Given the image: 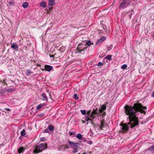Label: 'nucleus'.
<instances>
[{
	"label": "nucleus",
	"instance_id": "15",
	"mask_svg": "<svg viewBox=\"0 0 154 154\" xmlns=\"http://www.w3.org/2000/svg\"><path fill=\"white\" fill-rule=\"evenodd\" d=\"M82 140H83L84 141L86 142L87 143L91 145L93 143V142L91 140H87L85 138H84V139H82Z\"/></svg>",
	"mask_w": 154,
	"mask_h": 154
},
{
	"label": "nucleus",
	"instance_id": "31",
	"mask_svg": "<svg viewBox=\"0 0 154 154\" xmlns=\"http://www.w3.org/2000/svg\"><path fill=\"white\" fill-rule=\"evenodd\" d=\"M73 150L72 151V152L74 153H76L78 151V149L76 148H73Z\"/></svg>",
	"mask_w": 154,
	"mask_h": 154
},
{
	"label": "nucleus",
	"instance_id": "9",
	"mask_svg": "<svg viewBox=\"0 0 154 154\" xmlns=\"http://www.w3.org/2000/svg\"><path fill=\"white\" fill-rule=\"evenodd\" d=\"M45 70L48 71H50L52 68V67L50 65H45Z\"/></svg>",
	"mask_w": 154,
	"mask_h": 154
},
{
	"label": "nucleus",
	"instance_id": "24",
	"mask_svg": "<svg viewBox=\"0 0 154 154\" xmlns=\"http://www.w3.org/2000/svg\"><path fill=\"white\" fill-rule=\"evenodd\" d=\"M48 129L51 131H53L54 129V127L52 125H50L48 126Z\"/></svg>",
	"mask_w": 154,
	"mask_h": 154
},
{
	"label": "nucleus",
	"instance_id": "36",
	"mask_svg": "<svg viewBox=\"0 0 154 154\" xmlns=\"http://www.w3.org/2000/svg\"><path fill=\"white\" fill-rule=\"evenodd\" d=\"M69 134L70 136H71L72 135H74L75 134V132H72L70 131H69Z\"/></svg>",
	"mask_w": 154,
	"mask_h": 154
},
{
	"label": "nucleus",
	"instance_id": "23",
	"mask_svg": "<svg viewBox=\"0 0 154 154\" xmlns=\"http://www.w3.org/2000/svg\"><path fill=\"white\" fill-rule=\"evenodd\" d=\"M15 89L14 88H5V90L6 91L12 92L14 91Z\"/></svg>",
	"mask_w": 154,
	"mask_h": 154
},
{
	"label": "nucleus",
	"instance_id": "7",
	"mask_svg": "<svg viewBox=\"0 0 154 154\" xmlns=\"http://www.w3.org/2000/svg\"><path fill=\"white\" fill-rule=\"evenodd\" d=\"M134 13V11L133 10H131V11H128L127 13V14H128V18L129 19H131L132 14Z\"/></svg>",
	"mask_w": 154,
	"mask_h": 154
},
{
	"label": "nucleus",
	"instance_id": "27",
	"mask_svg": "<svg viewBox=\"0 0 154 154\" xmlns=\"http://www.w3.org/2000/svg\"><path fill=\"white\" fill-rule=\"evenodd\" d=\"M103 42V41L100 38L98 39L96 43V45H98L99 43H100Z\"/></svg>",
	"mask_w": 154,
	"mask_h": 154
},
{
	"label": "nucleus",
	"instance_id": "2",
	"mask_svg": "<svg viewBox=\"0 0 154 154\" xmlns=\"http://www.w3.org/2000/svg\"><path fill=\"white\" fill-rule=\"evenodd\" d=\"M47 147V144L46 143H42L37 146L33 152L34 153H38L41 152L45 149Z\"/></svg>",
	"mask_w": 154,
	"mask_h": 154
},
{
	"label": "nucleus",
	"instance_id": "17",
	"mask_svg": "<svg viewBox=\"0 0 154 154\" xmlns=\"http://www.w3.org/2000/svg\"><path fill=\"white\" fill-rule=\"evenodd\" d=\"M76 137L79 139L81 140L82 139V136L81 134L78 133L76 134Z\"/></svg>",
	"mask_w": 154,
	"mask_h": 154
},
{
	"label": "nucleus",
	"instance_id": "52",
	"mask_svg": "<svg viewBox=\"0 0 154 154\" xmlns=\"http://www.w3.org/2000/svg\"><path fill=\"white\" fill-rule=\"evenodd\" d=\"M111 48H112V47H111V48H109V50H110Z\"/></svg>",
	"mask_w": 154,
	"mask_h": 154
},
{
	"label": "nucleus",
	"instance_id": "56",
	"mask_svg": "<svg viewBox=\"0 0 154 154\" xmlns=\"http://www.w3.org/2000/svg\"><path fill=\"white\" fill-rule=\"evenodd\" d=\"M1 113V112H0V114Z\"/></svg>",
	"mask_w": 154,
	"mask_h": 154
},
{
	"label": "nucleus",
	"instance_id": "11",
	"mask_svg": "<svg viewBox=\"0 0 154 154\" xmlns=\"http://www.w3.org/2000/svg\"><path fill=\"white\" fill-rule=\"evenodd\" d=\"M55 3L54 0H48V5L50 6H53Z\"/></svg>",
	"mask_w": 154,
	"mask_h": 154
},
{
	"label": "nucleus",
	"instance_id": "47",
	"mask_svg": "<svg viewBox=\"0 0 154 154\" xmlns=\"http://www.w3.org/2000/svg\"><path fill=\"white\" fill-rule=\"evenodd\" d=\"M65 147L67 148H69V147L68 146V145H65Z\"/></svg>",
	"mask_w": 154,
	"mask_h": 154
},
{
	"label": "nucleus",
	"instance_id": "28",
	"mask_svg": "<svg viewBox=\"0 0 154 154\" xmlns=\"http://www.w3.org/2000/svg\"><path fill=\"white\" fill-rule=\"evenodd\" d=\"M112 57V56L111 55H109L106 56L105 58L109 60H110L111 59Z\"/></svg>",
	"mask_w": 154,
	"mask_h": 154
},
{
	"label": "nucleus",
	"instance_id": "8",
	"mask_svg": "<svg viewBox=\"0 0 154 154\" xmlns=\"http://www.w3.org/2000/svg\"><path fill=\"white\" fill-rule=\"evenodd\" d=\"M108 103L107 102L106 104L102 105L101 109H99V112L100 113H102L103 110H105L106 109V104Z\"/></svg>",
	"mask_w": 154,
	"mask_h": 154
},
{
	"label": "nucleus",
	"instance_id": "25",
	"mask_svg": "<svg viewBox=\"0 0 154 154\" xmlns=\"http://www.w3.org/2000/svg\"><path fill=\"white\" fill-rule=\"evenodd\" d=\"M26 131L24 129H23L20 132L21 136L22 137L24 136L26 134Z\"/></svg>",
	"mask_w": 154,
	"mask_h": 154
},
{
	"label": "nucleus",
	"instance_id": "45",
	"mask_svg": "<svg viewBox=\"0 0 154 154\" xmlns=\"http://www.w3.org/2000/svg\"><path fill=\"white\" fill-rule=\"evenodd\" d=\"M89 121H90V122L92 123V124H93V120L92 119H90L89 118Z\"/></svg>",
	"mask_w": 154,
	"mask_h": 154
},
{
	"label": "nucleus",
	"instance_id": "34",
	"mask_svg": "<svg viewBox=\"0 0 154 154\" xmlns=\"http://www.w3.org/2000/svg\"><path fill=\"white\" fill-rule=\"evenodd\" d=\"M73 98L76 100H78L79 99V97L77 94H75L74 95Z\"/></svg>",
	"mask_w": 154,
	"mask_h": 154
},
{
	"label": "nucleus",
	"instance_id": "30",
	"mask_svg": "<svg viewBox=\"0 0 154 154\" xmlns=\"http://www.w3.org/2000/svg\"><path fill=\"white\" fill-rule=\"evenodd\" d=\"M127 67V65L126 64H125L123 65H122V66L121 68L122 69H126Z\"/></svg>",
	"mask_w": 154,
	"mask_h": 154
},
{
	"label": "nucleus",
	"instance_id": "16",
	"mask_svg": "<svg viewBox=\"0 0 154 154\" xmlns=\"http://www.w3.org/2000/svg\"><path fill=\"white\" fill-rule=\"evenodd\" d=\"M24 149L25 148L23 147H20L18 149V152L20 153L22 152L23 151H24Z\"/></svg>",
	"mask_w": 154,
	"mask_h": 154
},
{
	"label": "nucleus",
	"instance_id": "4",
	"mask_svg": "<svg viewBox=\"0 0 154 154\" xmlns=\"http://www.w3.org/2000/svg\"><path fill=\"white\" fill-rule=\"evenodd\" d=\"M131 2V0H122L119 8L120 9L125 8L127 7Z\"/></svg>",
	"mask_w": 154,
	"mask_h": 154
},
{
	"label": "nucleus",
	"instance_id": "43",
	"mask_svg": "<svg viewBox=\"0 0 154 154\" xmlns=\"http://www.w3.org/2000/svg\"><path fill=\"white\" fill-rule=\"evenodd\" d=\"M60 59L59 58H58V57H57L56 58H54V61H57V60H59Z\"/></svg>",
	"mask_w": 154,
	"mask_h": 154
},
{
	"label": "nucleus",
	"instance_id": "39",
	"mask_svg": "<svg viewBox=\"0 0 154 154\" xmlns=\"http://www.w3.org/2000/svg\"><path fill=\"white\" fill-rule=\"evenodd\" d=\"M104 56V54H100L99 57L100 58H102Z\"/></svg>",
	"mask_w": 154,
	"mask_h": 154
},
{
	"label": "nucleus",
	"instance_id": "6",
	"mask_svg": "<svg viewBox=\"0 0 154 154\" xmlns=\"http://www.w3.org/2000/svg\"><path fill=\"white\" fill-rule=\"evenodd\" d=\"M68 142L69 144L71 146V147H72V146L74 147H78L80 145L79 143L78 142L77 143H74V142L71 141L70 140H68Z\"/></svg>",
	"mask_w": 154,
	"mask_h": 154
},
{
	"label": "nucleus",
	"instance_id": "20",
	"mask_svg": "<svg viewBox=\"0 0 154 154\" xmlns=\"http://www.w3.org/2000/svg\"><path fill=\"white\" fill-rule=\"evenodd\" d=\"M96 114V112H92L91 113V114L90 116V118L92 119H94L95 117V116H94Z\"/></svg>",
	"mask_w": 154,
	"mask_h": 154
},
{
	"label": "nucleus",
	"instance_id": "19",
	"mask_svg": "<svg viewBox=\"0 0 154 154\" xmlns=\"http://www.w3.org/2000/svg\"><path fill=\"white\" fill-rule=\"evenodd\" d=\"M11 48L14 49H17L18 48L19 46L17 45L12 44L11 45Z\"/></svg>",
	"mask_w": 154,
	"mask_h": 154
},
{
	"label": "nucleus",
	"instance_id": "32",
	"mask_svg": "<svg viewBox=\"0 0 154 154\" xmlns=\"http://www.w3.org/2000/svg\"><path fill=\"white\" fill-rule=\"evenodd\" d=\"M81 112L82 113V114L83 115H85V114L86 112V111L85 110H81Z\"/></svg>",
	"mask_w": 154,
	"mask_h": 154
},
{
	"label": "nucleus",
	"instance_id": "1",
	"mask_svg": "<svg viewBox=\"0 0 154 154\" xmlns=\"http://www.w3.org/2000/svg\"><path fill=\"white\" fill-rule=\"evenodd\" d=\"M124 108L125 114L129 115L130 126L132 127L139 125L137 113L140 112L141 113L146 114V112L144 110L146 109L147 107L143 106L141 104L138 103H134L133 106H125Z\"/></svg>",
	"mask_w": 154,
	"mask_h": 154
},
{
	"label": "nucleus",
	"instance_id": "12",
	"mask_svg": "<svg viewBox=\"0 0 154 154\" xmlns=\"http://www.w3.org/2000/svg\"><path fill=\"white\" fill-rule=\"evenodd\" d=\"M40 6L43 8H45L46 7V3L45 2H42L39 3Z\"/></svg>",
	"mask_w": 154,
	"mask_h": 154
},
{
	"label": "nucleus",
	"instance_id": "37",
	"mask_svg": "<svg viewBox=\"0 0 154 154\" xmlns=\"http://www.w3.org/2000/svg\"><path fill=\"white\" fill-rule=\"evenodd\" d=\"M5 93V90L3 89H2L0 91V94H4Z\"/></svg>",
	"mask_w": 154,
	"mask_h": 154
},
{
	"label": "nucleus",
	"instance_id": "42",
	"mask_svg": "<svg viewBox=\"0 0 154 154\" xmlns=\"http://www.w3.org/2000/svg\"><path fill=\"white\" fill-rule=\"evenodd\" d=\"M97 108H96L95 109H93V112H96V114H98V113H97Z\"/></svg>",
	"mask_w": 154,
	"mask_h": 154
},
{
	"label": "nucleus",
	"instance_id": "3",
	"mask_svg": "<svg viewBox=\"0 0 154 154\" xmlns=\"http://www.w3.org/2000/svg\"><path fill=\"white\" fill-rule=\"evenodd\" d=\"M83 43H85V42H83L82 43H80L79 44L75 51V53L76 54L81 53L82 51H84L85 49H87V47L86 46V45L83 44Z\"/></svg>",
	"mask_w": 154,
	"mask_h": 154
},
{
	"label": "nucleus",
	"instance_id": "33",
	"mask_svg": "<svg viewBox=\"0 0 154 154\" xmlns=\"http://www.w3.org/2000/svg\"><path fill=\"white\" fill-rule=\"evenodd\" d=\"M14 3V2L12 0L9 1V5L10 6H11L13 5Z\"/></svg>",
	"mask_w": 154,
	"mask_h": 154
},
{
	"label": "nucleus",
	"instance_id": "44",
	"mask_svg": "<svg viewBox=\"0 0 154 154\" xmlns=\"http://www.w3.org/2000/svg\"><path fill=\"white\" fill-rule=\"evenodd\" d=\"M44 139H45V138L43 137H41L40 139L42 141H44Z\"/></svg>",
	"mask_w": 154,
	"mask_h": 154
},
{
	"label": "nucleus",
	"instance_id": "41",
	"mask_svg": "<svg viewBox=\"0 0 154 154\" xmlns=\"http://www.w3.org/2000/svg\"><path fill=\"white\" fill-rule=\"evenodd\" d=\"M91 152H86L83 153L82 154H91Z\"/></svg>",
	"mask_w": 154,
	"mask_h": 154
},
{
	"label": "nucleus",
	"instance_id": "26",
	"mask_svg": "<svg viewBox=\"0 0 154 154\" xmlns=\"http://www.w3.org/2000/svg\"><path fill=\"white\" fill-rule=\"evenodd\" d=\"M91 44V42L90 41H88L87 42H86L85 44V45H87L88 46H90Z\"/></svg>",
	"mask_w": 154,
	"mask_h": 154
},
{
	"label": "nucleus",
	"instance_id": "18",
	"mask_svg": "<svg viewBox=\"0 0 154 154\" xmlns=\"http://www.w3.org/2000/svg\"><path fill=\"white\" fill-rule=\"evenodd\" d=\"M29 5L28 3L27 2H24L22 4V6L24 8H27Z\"/></svg>",
	"mask_w": 154,
	"mask_h": 154
},
{
	"label": "nucleus",
	"instance_id": "29",
	"mask_svg": "<svg viewBox=\"0 0 154 154\" xmlns=\"http://www.w3.org/2000/svg\"><path fill=\"white\" fill-rule=\"evenodd\" d=\"M97 65L99 67H101L103 65V63L101 62H100L98 63Z\"/></svg>",
	"mask_w": 154,
	"mask_h": 154
},
{
	"label": "nucleus",
	"instance_id": "22",
	"mask_svg": "<svg viewBox=\"0 0 154 154\" xmlns=\"http://www.w3.org/2000/svg\"><path fill=\"white\" fill-rule=\"evenodd\" d=\"M105 122L104 121H102L101 122V125L100 126V128L102 130L103 128L104 127Z\"/></svg>",
	"mask_w": 154,
	"mask_h": 154
},
{
	"label": "nucleus",
	"instance_id": "50",
	"mask_svg": "<svg viewBox=\"0 0 154 154\" xmlns=\"http://www.w3.org/2000/svg\"><path fill=\"white\" fill-rule=\"evenodd\" d=\"M50 56L51 57H54V55H51L50 54Z\"/></svg>",
	"mask_w": 154,
	"mask_h": 154
},
{
	"label": "nucleus",
	"instance_id": "5",
	"mask_svg": "<svg viewBox=\"0 0 154 154\" xmlns=\"http://www.w3.org/2000/svg\"><path fill=\"white\" fill-rule=\"evenodd\" d=\"M130 121H129V122L128 123V124L127 123H125L124 124L122 125V132H126L128 131V128L129 127L131 128H133L134 127H131L130 126Z\"/></svg>",
	"mask_w": 154,
	"mask_h": 154
},
{
	"label": "nucleus",
	"instance_id": "49",
	"mask_svg": "<svg viewBox=\"0 0 154 154\" xmlns=\"http://www.w3.org/2000/svg\"><path fill=\"white\" fill-rule=\"evenodd\" d=\"M90 111H88L87 112V114H90Z\"/></svg>",
	"mask_w": 154,
	"mask_h": 154
},
{
	"label": "nucleus",
	"instance_id": "21",
	"mask_svg": "<svg viewBox=\"0 0 154 154\" xmlns=\"http://www.w3.org/2000/svg\"><path fill=\"white\" fill-rule=\"evenodd\" d=\"M89 118L87 117H86L85 118L84 120H82V122L83 123H85L86 122H88L89 121Z\"/></svg>",
	"mask_w": 154,
	"mask_h": 154
},
{
	"label": "nucleus",
	"instance_id": "35",
	"mask_svg": "<svg viewBox=\"0 0 154 154\" xmlns=\"http://www.w3.org/2000/svg\"><path fill=\"white\" fill-rule=\"evenodd\" d=\"M26 73L29 74L32 73L30 69H27L26 70Z\"/></svg>",
	"mask_w": 154,
	"mask_h": 154
},
{
	"label": "nucleus",
	"instance_id": "10",
	"mask_svg": "<svg viewBox=\"0 0 154 154\" xmlns=\"http://www.w3.org/2000/svg\"><path fill=\"white\" fill-rule=\"evenodd\" d=\"M41 96L43 98V99H42L43 100L46 101H48V98L45 93H43L42 94Z\"/></svg>",
	"mask_w": 154,
	"mask_h": 154
},
{
	"label": "nucleus",
	"instance_id": "53",
	"mask_svg": "<svg viewBox=\"0 0 154 154\" xmlns=\"http://www.w3.org/2000/svg\"><path fill=\"white\" fill-rule=\"evenodd\" d=\"M7 110H9H9H10L9 109H7Z\"/></svg>",
	"mask_w": 154,
	"mask_h": 154
},
{
	"label": "nucleus",
	"instance_id": "54",
	"mask_svg": "<svg viewBox=\"0 0 154 154\" xmlns=\"http://www.w3.org/2000/svg\"><path fill=\"white\" fill-rule=\"evenodd\" d=\"M2 82V80H1V81H0V82Z\"/></svg>",
	"mask_w": 154,
	"mask_h": 154
},
{
	"label": "nucleus",
	"instance_id": "14",
	"mask_svg": "<svg viewBox=\"0 0 154 154\" xmlns=\"http://www.w3.org/2000/svg\"><path fill=\"white\" fill-rule=\"evenodd\" d=\"M147 150L151 151H152L154 150V144L153 145L150 146L149 148L147 149Z\"/></svg>",
	"mask_w": 154,
	"mask_h": 154
},
{
	"label": "nucleus",
	"instance_id": "40",
	"mask_svg": "<svg viewBox=\"0 0 154 154\" xmlns=\"http://www.w3.org/2000/svg\"><path fill=\"white\" fill-rule=\"evenodd\" d=\"M48 132H49L48 129H46L43 132L44 133H48Z\"/></svg>",
	"mask_w": 154,
	"mask_h": 154
},
{
	"label": "nucleus",
	"instance_id": "51",
	"mask_svg": "<svg viewBox=\"0 0 154 154\" xmlns=\"http://www.w3.org/2000/svg\"><path fill=\"white\" fill-rule=\"evenodd\" d=\"M50 28H48V29H47V31H48V30H49L50 29Z\"/></svg>",
	"mask_w": 154,
	"mask_h": 154
},
{
	"label": "nucleus",
	"instance_id": "13",
	"mask_svg": "<svg viewBox=\"0 0 154 154\" xmlns=\"http://www.w3.org/2000/svg\"><path fill=\"white\" fill-rule=\"evenodd\" d=\"M45 105V103L40 104L38 105L36 107V109L37 110H39L42 108Z\"/></svg>",
	"mask_w": 154,
	"mask_h": 154
},
{
	"label": "nucleus",
	"instance_id": "48",
	"mask_svg": "<svg viewBox=\"0 0 154 154\" xmlns=\"http://www.w3.org/2000/svg\"><path fill=\"white\" fill-rule=\"evenodd\" d=\"M3 82L4 84H6V82H5V80H3Z\"/></svg>",
	"mask_w": 154,
	"mask_h": 154
},
{
	"label": "nucleus",
	"instance_id": "55",
	"mask_svg": "<svg viewBox=\"0 0 154 154\" xmlns=\"http://www.w3.org/2000/svg\"><path fill=\"white\" fill-rule=\"evenodd\" d=\"M74 136V135H73V136L72 137H73Z\"/></svg>",
	"mask_w": 154,
	"mask_h": 154
},
{
	"label": "nucleus",
	"instance_id": "46",
	"mask_svg": "<svg viewBox=\"0 0 154 154\" xmlns=\"http://www.w3.org/2000/svg\"><path fill=\"white\" fill-rule=\"evenodd\" d=\"M152 97H154V91H153L152 93Z\"/></svg>",
	"mask_w": 154,
	"mask_h": 154
},
{
	"label": "nucleus",
	"instance_id": "38",
	"mask_svg": "<svg viewBox=\"0 0 154 154\" xmlns=\"http://www.w3.org/2000/svg\"><path fill=\"white\" fill-rule=\"evenodd\" d=\"M106 38L105 37V36H102L101 38H100V39H101V40H102V41H103V42L104 41Z\"/></svg>",
	"mask_w": 154,
	"mask_h": 154
}]
</instances>
